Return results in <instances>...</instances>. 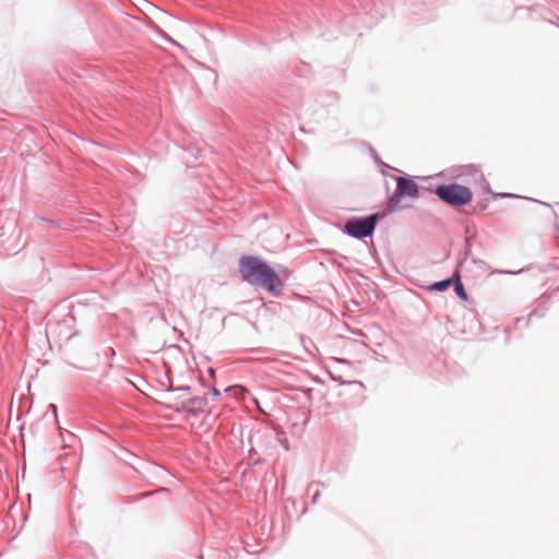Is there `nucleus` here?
Here are the masks:
<instances>
[{"label": "nucleus", "mask_w": 559, "mask_h": 559, "mask_svg": "<svg viewBox=\"0 0 559 559\" xmlns=\"http://www.w3.org/2000/svg\"><path fill=\"white\" fill-rule=\"evenodd\" d=\"M239 272L242 280L250 285L260 286L275 296L282 293L283 282L277 273L257 257L242 255L239 260Z\"/></svg>", "instance_id": "nucleus-1"}, {"label": "nucleus", "mask_w": 559, "mask_h": 559, "mask_svg": "<svg viewBox=\"0 0 559 559\" xmlns=\"http://www.w3.org/2000/svg\"><path fill=\"white\" fill-rule=\"evenodd\" d=\"M380 219L381 215L379 213L367 216H354L345 222L344 231L352 238L364 239L372 236Z\"/></svg>", "instance_id": "nucleus-2"}, {"label": "nucleus", "mask_w": 559, "mask_h": 559, "mask_svg": "<svg viewBox=\"0 0 559 559\" xmlns=\"http://www.w3.org/2000/svg\"><path fill=\"white\" fill-rule=\"evenodd\" d=\"M436 195L451 206H463L473 199L469 188L460 183L439 185L436 188Z\"/></svg>", "instance_id": "nucleus-3"}, {"label": "nucleus", "mask_w": 559, "mask_h": 559, "mask_svg": "<svg viewBox=\"0 0 559 559\" xmlns=\"http://www.w3.org/2000/svg\"><path fill=\"white\" fill-rule=\"evenodd\" d=\"M404 197L417 199L419 197V188L415 180L411 177H396V189L389 199L390 212L400 209L399 203Z\"/></svg>", "instance_id": "nucleus-4"}, {"label": "nucleus", "mask_w": 559, "mask_h": 559, "mask_svg": "<svg viewBox=\"0 0 559 559\" xmlns=\"http://www.w3.org/2000/svg\"><path fill=\"white\" fill-rule=\"evenodd\" d=\"M452 286L454 288V293L456 294V296L460 299L467 300V293H466L464 285L461 281V274H460L459 267H456V270L453 273Z\"/></svg>", "instance_id": "nucleus-5"}, {"label": "nucleus", "mask_w": 559, "mask_h": 559, "mask_svg": "<svg viewBox=\"0 0 559 559\" xmlns=\"http://www.w3.org/2000/svg\"><path fill=\"white\" fill-rule=\"evenodd\" d=\"M452 281H453V275L449 278H445V280H442V281H439V282H435L432 284H430L428 286V290L430 292H444L447 290L450 286H452Z\"/></svg>", "instance_id": "nucleus-6"}, {"label": "nucleus", "mask_w": 559, "mask_h": 559, "mask_svg": "<svg viewBox=\"0 0 559 559\" xmlns=\"http://www.w3.org/2000/svg\"><path fill=\"white\" fill-rule=\"evenodd\" d=\"M225 391L231 393L237 400H245L246 396L250 394L249 391L241 385L229 386Z\"/></svg>", "instance_id": "nucleus-7"}, {"label": "nucleus", "mask_w": 559, "mask_h": 559, "mask_svg": "<svg viewBox=\"0 0 559 559\" xmlns=\"http://www.w3.org/2000/svg\"><path fill=\"white\" fill-rule=\"evenodd\" d=\"M203 400L204 399H200V397H191V399H188L187 401L182 402L181 407L169 406V408H173L176 412H180L182 408H187L189 406H193V405H195L198 403H201Z\"/></svg>", "instance_id": "nucleus-8"}, {"label": "nucleus", "mask_w": 559, "mask_h": 559, "mask_svg": "<svg viewBox=\"0 0 559 559\" xmlns=\"http://www.w3.org/2000/svg\"><path fill=\"white\" fill-rule=\"evenodd\" d=\"M167 392L168 393H171V392H187V393H190L191 392V386H189V385H181V386H177V388H168Z\"/></svg>", "instance_id": "nucleus-9"}, {"label": "nucleus", "mask_w": 559, "mask_h": 559, "mask_svg": "<svg viewBox=\"0 0 559 559\" xmlns=\"http://www.w3.org/2000/svg\"><path fill=\"white\" fill-rule=\"evenodd\" d=\"M331 378L333 381L338 382L341 385L353 383L352 381H345L341 376H334L331 373Z\"/></svg>", "instance_id": "nucleus-10"}, {"label": "nucleus", "mask_w": 559, "mask_h": 559, "mask_svg": "<svg viewBox=\"0 0 559 559\" xmlns=\"http://www.w3.org/2000/svg\"><path fill=\"white\" fill-rule=\"evenodd\" d=\"M320 497V490L318 488L314 489L313 491V495H312V503H317L318 502V499Z\"/></svg>", "instance_id": "nucleus-11"}, {"label": "nucleus", "mask_w": 559, "mask_h": 559, "mask_svg": "<svg viewBox=\"0 0 559 559\" xmlns=\"http://www.w3.org/2000/svg\"><path fill=\"white\" fill-rule=\"evenodd\" d=\"M211 393L215 396V397H218L221 395V392L218 389L216 388H212L211 389Z\"/></svg>", "instance_id": "nucleus-12"}, {"label": "nucleus", "mask_w": 559, "mask_h": 559, "mask_svg": "<svg viewBox=\"0 0 559 559\" xmlns=\"http://www.w3.org/2000/svg\"><path fill=\"white\" fill-rule=\"evenodd\" d=\"M317 486H318V484H313V483H312V484H310V485L308 486V492H309V493H310V492H312V490H313V489H314V487H317Z\"/></svg>", "instance_id": "nucleus-13"}, {"label": "nucleus", "mask_w": 559, "mask_h": 559, "mask_svg": "<svg viewBox=\"0 0 559 559\" xmlns=\"http://www.w3.org/2000/svg\"><path fill=\"white\" fill-rule=\"evenodd\" d=\"M49 408L52 409L53 414L56 415L57 414V406L55 404H50L49 405Z\"/></svg>", "instance_id": "nucleus-14"}, {"label": "nucleus", "mask_w": 559, "mask_h": 559, "mask_svg": "<svg viewBox=\"0 0 559 559\" xmlns=\"http://www.w3.org/2000/svg\"><path fill=\"white\" fill-rule=\"evenodd\" d=\"M209 373H210V376L213 378V377H214V374H215V370H214L213 368H210V369H209Z\"/></svg>", "instance_id": "nucleus-15"}, {"label": "nucleus", "mask_w": 559, "mask_h": 559, "mask_svg": "<svg viewBox=\"0 0 559 559\" xmlns=\"http://www.w3.org/2000/svg\"><path fill=\"white\" fill-rule=\"evenodd\" d=\"M163 36H164L168 41L174 43V40H173L168 35L163 34Z\"/></svg>", "instance_id": "nucleus-16"}, {"label": "nucleus", "mask_w": 559, "mask_h": 559, "mask_svg": "<svg viewBox=\"0 0 559 559\" xmlns=\"http://www.w3.org/2000/svg\"><path fill=\"white\" fill-rule=\"evenodd\" d=\"M337 361H340V362H344V364H348V360H346V359H341V358H340V359H337Z\"/></svg>", "instance_id": "nucleus-17"}]
</instances>
